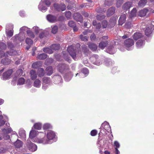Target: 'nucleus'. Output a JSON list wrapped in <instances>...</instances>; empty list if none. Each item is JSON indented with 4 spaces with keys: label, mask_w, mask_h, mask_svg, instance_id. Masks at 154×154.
Listing matches in <instances>:
<instances>
[{
    "label": "nucleus",
    "mask_w": 154,
    "mask_h": 154,
    "mask_svg": "<svg viewBox=\"0 0 154 154\" xmlns=\"http://www.w3.org/2000/svg\"><path fill=\"white\" fill-rule=\"evenodd\" d=\"M147 2V0H140L138 3V6L139 7H144Z\"/></svg>",
    "instance_id": "58836bf2"
},
{
    "label": "nucleus",
    "mask_w": 154,
    "mask_h": 154,
    "mask_svg": "<svg viewBox=\"0 0 154 154\" xmlns=\"http://www.w3.org/2000/svg\"><path fill=\"white\" fill-rule=\"evenodd\" d=\"M134 43V41L132 39H128L125 41L124 45L127 50H130L132 49Z\"/></svg>",
    "instance_id": "20e7f679"
},
{
    "label": "nucleus",
    "mask_w": 154,
    "mask_h": 154,
    "mask_svg": "<svg viewBox=\"0 0 154 154\" xmlns=\"http://www.w3.org/2000/svg\"><path fill=\"white\" fill-rule=\"evenodd\" d=\"M89 73V71L88 69L84 68L82 70V72L77 73L76 75V76L79 75L81 77L83 78L87 76Z\"/></svg>",
    "instance_id": "9b49d317"
},
{
    "label": "nucleus",
    "mask_w": 154,
    "mask_h": 154,
    "mask_svg": "<svg viewBox=\"0 0 154 154\" xmlns=\"http://www.w3.org/2000/svg\"><path fill=\"white\" fill-rule=\"evenodd\" d=\"M30 77L32 80L35 79L37 77V74L36 71L32 69L30 72Z\"/></svg>",
    "instance_id": "b1692460"
},
{
    "label": "nucleus",
    "mask_w": 154,
    "mask_h": 154,
    "mask_svg": "<svg viewBox=\"0 0 154 154\" xmlns=\"http://www.w3.org/2000/svg\"><path fill=\"white\" fill-rule=\"evenodd\" d=\"M25 38V34L24 33L20 32L17 35H16L12 38H14L15 40L16 41L18 39L20 42L23 41Z\"/></svg>",
    "instance_id": "6e6552de"
},
{
    "label": "nucleus",
    "mask_w": 154,
    "mask_h": 154,
    "mask_svg": "<svg viewBox=\"0 0 154 154\" xmlns=\"http://www.w3.org/2000/svg\"><path fill=\"white\" fill-rule=\"evenodd\" d=\"M68 25L70 27H73L75 26V22L73 21H70L68 23Z\"/></svg>",
    "instance_id": "0e129e2a"
},
{
    "label": "nucleus",
    "mask_w": 154,
    "mask_h": 154,
    "mask_svg": "<svg viewBox=\"0 0 154 154\" xmlns=\"http://www.w3.org/2000/svg\"><path fill=\"white\" fill-rule=\"evenodd\" d=\"M145 42V40H142L140 39L137 41L136 42V46L137 48H140L142 47L143 45L144 44Z\"/></svg>",
    "instance_id": "a878e982"
},
{
    "label": "nucleus",
    "mask_w": 154,
    "mask_h": 154,
    "mask_svg": "<svg viewBox=\"0 0 154 154\" xmlns=\"http://www.w3.org/2000/svg\"><path fill=\"white\" fill-rule=\"evenodd\" d=\"M8 52H6L5 53L3 51L0 50V58H2L3 57H8Z\"/></svg>",
    "instance_id": "ea45409f"
},
{
    "label": "nucleus",
    "mask_w": 154,
    "mask_h": 154,
    "mask_svg": "<svg viewBox=\"0 0 154 154\" xmlns=\"http://www.w3.org/2000/svg\"><path fill=\"white\" fill-rule=\"evenodd\" d=\"M28 28L25 26H23L20 29V32H21L23 33V32L25 31L28 30Z\"/></svg>",
    "instance_id": "e2e57ef3"
},
{
    "label": "nucleus",
    "mask_w": 154,
    "mask_h": 154,
    "mask_svg": "<svg viewBox=\"0 0 154 154\" xmlns=\"http://www.w3.org/2000/svg\"><path fill=\"white\" fill-rule=\"evenodd\" d=\"M38 75L40 77H41L44 76L45 74L44 69L42 68H40L38 70Z\"/></svg>",
    "instance_id": "72a5a7b5"
},
{
    "label": "nucleus",
    "mask_w": 154,
    "mask_h": 154,
    "mask_svg": "<svg viewBox=\"0 0 154 154\" xmlns=\"http://www.w3.org/2000/svg\"><path fill=\"white\" fill-rule=\"evenodd\" d=\"M108 42L107 41L101 42L99 45V47L102 49H103L108 44Z\"/></svg>",
    "instance_id": "bb28decb"
},
{
    "label": "nucleus",
    "mask_w": 154,
    "mask_h": 154,
    "mask_svg": "<svg viewBox=\"0 0 154 154\" xmlns=\"http://www.w3.org/2000/svg\"><path fill=\"white\" fill-rule=\"evenodd\" d=\"M40 135L42 136H44V137L42 138H37L35 140H32V141L37 142L38 143H42L43 144H50L46 137H45V134L43 133H42Z\"/></svg>",
    "instance_id": "f03ea898"
},
{
    "label": "nucleus",
    "mask_w": 154,
    "mask_h": 154,
    "mask_svg": "<svg viewBox=\"0 0 154 154\" xmlns=\"http://www.w3.org/2000/svg\"><path fill=\"white\" fill-rule=\"evenodd\" d=\"M6 125L7 126H8V128H4L2 130L3 132L4 133H6V134H8L10 133L12 131V130L11 128V127H9V123H6Z\"/></svg>",
    "instance_id": "cd10ccee"
},
{
    "label": "nucleus",
    "mask_w": 154,
    "mask_h": 154,
    "mask_svg": "<svg viewBox=\"0 0 154 154\" xmlns=\"http://www.w3.org/2000/svg\"><path fill=\"white\" fill-rule=\"evenodd\" d=\"M43 83L42 88L45 89L46 88V87L45 86V85L49 84L50 82V79L48 77H44L43 79Z\"/></svg>",
    "instance_id": "412c9836"
},
{
    "label": "nucleus",
    "mask_w": 154,
    "mask_h": 154,
    "mask_svg": "<svg viewBox=\"0 0 154 154\" xmlns=\"http://www.w3.org/2000/svg\"><path fill=\"white\" fill-rule=\"evenodd\" d=\"M112 62L110 59H108L106 60L105 62V64L107 66H108L110 65H112Z\"/></svg>",
    "instance_id": "bf43d9fd"
},
{
    "label": "nucleus",
    "mask_w": 154,
    "mask_h": 154,
    "mask_svg": "<svg viewBox=\"0 0 154 154\" xmlns=\"http://www.w3.org/2000/svg\"><path fill=\"white\" fill-rule=\"evenodd\" d=\"M26 146L29 150L32 152L35 151L37 148V145L35 143H32L29 139L27 140Z\"/></svg>",
    "instance_id": "7ed1b4c3"
},
{
    "label": "nucleus",
    "mask_w": 154,
    "mask_h": 154,
    "mask_svg": "<svg viewBox=\"0 0 154 154\" xmlns=\"http://www.w3.org/2000/svg\"><path fill=\"white\" fill-rule=\"evenodd\" d=\"M45 136L50 144L51 143V140H53L56 141L57 140L56 134L53 131L51 130L47 131Z\"/></svg>",
    "instance_id": "f257e3e1"
},
{
    "label": "nucleus",
    "mask_w": 154,
    "mask_h": 154,
    "mask_svg": "<svg viewBox=\"0 0 154 154\" xmlns=\"http://www.w3.org/2000/svg\"><path fill=\"white\" fill-rule=\"evenodd\" d=\"M47 57V55L44 53L38 54L37 56V58L40 60L45 59Z\"/></svg>",
    "instance_id": "c9c22d12"
},
{
    "label": "nucleus",
    "mask_w": 154,
    "mask_h": 154,
    "mask_svg": "<svg viewBox=\"0 0 154 154\" xmlns=\"http://www.w3.org/2000/svg\"><path fill=\"white\" fill-rule=\"evenodd\" d=\"M42 63L41 62L38 61L33 63L32 65V68L36 69L39 67L41 66Z\"/></svg>",
    "instance_id": "7c9ffc66"
},
{
    "label": "nucleus",
    "mask_w": 154,
    "mask_h": 154,
    "mask_svg": "<svg viewBox=\"0 0 154 154\" xmlns=\"http://www.w3.org/2000/svg\"><path fill=\"white\" fill-rule=\"evenodd\" d=\"M88 45L90 49L92 51H95L97 49V46L94 44L89 43Z\"/></svg>",
    "instance_id": "c756f323"
},
{
    "label": "nucleus",
    "mask_w": 154,
    "mask_h": 154,
    "mask_svg": "<svg viewBox=\"0 0 154 154\" xmlns=\"http://www.w3.org/2000/svg\"><path fill=\"white\" fill-rule=\"evenodd\" d=\"M68 68V66L65 64H60L58 66V71L61 73L63 72L64 70Z\"/></svg>",
    "instance_id": "f8f14e48"
},
{
    "label": "nucleus",
    "mask_w": 154,
    "mask_h": 154,
    "mask_svg": "<svg viewBox=\"0 0 154 154\" xmlns=\"http://www.w3.org/2000/svg\"><path fill=\"white\" fill-rule=\"evenodd\" d=\"M81 39L83 41H87L88 40V38L86 36H83V35H81L80 36Z\"/></svg>",
    "instance_id": "338daca9"
},
{
    "label": "nucleus",
    "mask_w": 154,
    "mask_h": 154,
    "mask_svg": "<svg viewBox=\"0 0 154 154\" xmlns=\"http://www.w3.org/2000/svg\"><path fill=\"white\" fill-rule=\"evenodd\" d=\"M51 127V126L50 124L46 123L43 125V128L44 130H46L50 128Z\"/></svg>",
    "instance_id": "09e8293b"
},
{
    "label": "nucleus",
    "mask_w": 154,
    "mask_h": 154,
    "mask_svg": "<svg viewBox=\"0 0 154 154\" xmlns=\"http://www.w3.org/2000/svg\"><path fill=\"white\" fill-rule=\"evenodd\" d=\"M8 120V119L7 116L0 115V126L3 125Z\"/></svg>",
    "instance_id": "6ab92c4d"
},
{
    "label": "nucleus",
    "mask_w": 154,
    "mask_h": 154,
    "mask_svg": "<svg viewBox=\"0 0 154 154\" xmlns=\"http://www.w3.org/2000/svg\"><path fill=\"white\" fill-rule=\"evenodd\" d=\"M115 11V9L114 8H110L107 11V15L113 14Z\"/></svg>",
    "instance_id": "de8ad7c7"
},
{
    "label": "nucleus",
    "mask_w": 154,
    "mask_h": 154,
    "mask_svg": "<svg viewBox=\"0 0 154 154\" xmlns=\"http://www.w3.org/2000/svg\"><path fill=\"white\" fill-rule=\"evenodd\" d=\"M54 6L55 8L58 11H64L66 9V6L64 4H61L59 5L57 4H54Z\"/></svg>",
    "instance_id": "1a4fd4ad"
},
{
    "label": "nucleus",
    "mask_w": 154,
    "mask_h": 154,
    "mask_svg": "<svg viewBox=\"0 0 154 154\" xmlns=\"http://www.w3.org/2000/svg\"><path fill=\"white\" fill-rule=\"evenodd\" d=\"M126 19V16L125 14H122L120 17L119 20V23L120 25H122L125 22Z\"/></svg>",
    "instance_id": "393cba45"
},
{
    "label": "nucleus",
    "mask_w": 154,
    "mask_h": 154,
    "mask_svg": "<svg viewBox=\"0 0 154 154\" xmlns=\"http://www.w3.org/2000/svg\"><path fill=\"white\" fill-rule=\"evenodd\" d=\"M152 26H154L153 24H150L149 27H147L145 31V35L146 36H149L152 32Z\"/></svg>",
    "instance_id": "dca6fc26"
},
{
    "label": "nucleus",
    "mask_w": 154,
    "mask_h": 154,
    "mask_svg": "<svg viewBox=\"0 0 154 154\" xmlns=\"http://www.w3.org/2000/svg\"><path fill=\"white\" fill-rule=\"evenodd\" d=\"M51 48L52 50H57L60 48V45L59 44H54L51 46Z\"/></svg>",
    "instance_id": "49530a36"
},
{
    "label": "nucleus",
    "mask_w": 154,
    "mask_h": 154,
    "mask_svg": "<svg viewBox=\"0 0 154 154\" xmlns=\"http://www.w3.org/2000/svg\"><path fill=\"white\" fill-rule=\"evenodd\" d=\"M7 57H5V58L2 59L1 61V63L5 65H8L10 64L11 60L10 59Z\"/></svg>",
    "instance_id": "5701e85b"
},
{
    "label": "nucleus",
    "mask_w": 154,
    "mask_h": 154,
    "mask_svg": "<svg viewBox=\"0 0 154 154\" xmlns=\"http://www.w3.org/2000/svg\"><path fill=\"white\" fill-rule=\"evenodd\" d=\"M105 17V16L102 14H98L97 16V18L99 20H101L103 19Z\"/></svg>",
    "instance_id": "052dcab7"
},
{
    "label": "nucleus",
    "mask_w": 154,
    "mask_h": 154,
    "mask_svg": "<svg viewBox=\"0 0 154 154\" xmlns=\"http://www.w3.org/2000/svg\"><path fill=\"white\" fill-rule=\"evenodd\" d=\"M135 16V8H134L130 14L129 16L132 18Z\"/></svg>",
    "instance_id": "69168bd1"
},
{
    "label": "nucleus",
    "mask_w": 154,
    "mask_h": 154,
    "mask_svg": "<svg viewBox=\"0 0 154 154\" xmlns=\"http://www.w3.org/2000/svg\"><path fill=\"white\" fill-rule=\"evenodd\" d=\"M46 18L48 21L50 22H54L56 20V17L51 14L47 15Z\"/></svg>",
    "instance_id": "a211bd4d"
},
{
    "label": "nucleus",
    "mask_w": 154,
    "mask_h": 154,
    "mask_svg": "<svg viewBox=\"0 0 154 154\" xmlns=\"http://www.w3.org/2000/svg\"><path fill=\"white\" fill-rule=\"evenodd\" d=\"M8 52V56L9 55L10 56H13L15 55L17 53L15 51L13 50H11L9 51Z\"/></svg>",
    "instance_id": "4d7b16f0"
},
{
    "label": "nucleus",
    "mask_w": 154,
    "mask_h": 154,
    "mask_svg": "<svg viewBox=\"0 0 154 154\" xmlns=\"http://www.w3.org/2000/svg\"><path fill=\"white\" fill-rule=\"evenodd\" d=\"M43 51L44 52L49 54H51L53 53V51L51 48V47L50 48H45L43 49Z\"/></svg>",
    "instance_id": "79ce46f5"
},
{
    "label": "nucleus",
    "mask_w": 154,
    "mask_h": 154,
    "mask_svg": "<svg viewBox=\"0 0 154 154\" xmlns=\"http://www.w3.org/2000/svg\"><path fill=\"white\" fill-rule=\"evenodd\" d=\"M142 36V34L141 33L135 32V40L139 38H141Z\"/></svg>",
    "instance_id": "5fc2aeb1"
},
{
    "label": "nucleus",
    "mask_w": 154,
    "mask_h": 154,
    "mask_svg": "<svg viewBox=\"0 0 154 154\" xmlns=\"http://www.w3.org/2000/svg\"><path fill=\"white\" fill-rule=\"evenodd\" d=\"M58 28L57 26H55L52 28L51 32L53 34H55L57 31Z\"/></svg>",
    "instance_id": "13d9d810"
},
{
    "label": "nucleus",
    "mask_w": 154,
    "mask_h": 154,
    "mask_svg": "<svg viewBox=\"0 0 154 154\" xmlns=\"http://www.w3.org/2000/svg\"><path fill=\"white\" fill-rule=\"evenodd\" d=\"M74 18L78 21L82 22V15L79 13H75L73 15Z\"/></svg>",
    "instance_id": "f3484780"
},
{
    "label": "nucleus",
    "mask_w": 154,
    "mask_h": 154,
    "mask_svg": "<svg viewBox=\"0 0 154 154\" xmlns=\"http://www.w3.org/2000/svg\"><path fill=\"white\" fill-rule=\"evenodd\" d=\"M107 21L106 20L103 21L102 22V25L103 28H106L107 26Z\"/></svg>",
    "instance_id": "774afa93"
},
{
    "label": "nucleus",
    "mask_w": 154,
    "mask_h": 154,
    "mask_svg": "<svg viewBox=\"0 0 154 154\" xmlns=\"http://www.w3.org/2000/svg\"><path fill=\"white\" fill-rule=\"evenodd\" d=\"M116 48L112 45H110L106 49L107 52L110 54H113L116 51Z\"/></svg>",
    "instance_id": "ddd939ff"
},
{
    "label": "nucleus",
    "mask_w": 154,
    "mask_h": 154,
    "mask_svg": "<svg viewBox=\"0 0 154 154\" xmlns=\"http://www.w3.org/2000/svg\"><path fill=\"white\" fill-rule=\"evenodd\" d=\"M41 133L40 132H38L35 130H31L29 133V138L31 139H32L33 137H35L37 135H39V134H41Z\"/></svg>",
    "instance_id": "2eb2a0df"
},
{
    "label": "nucleus",
    "mask_w": 154,
    "mask_h": 154,
    "mask_svg": "<svg viewBox=\"0 0 154 154\" xmlns=\"http://www.w3.org/2000/svg\"><path fill=\"white\" fill-rule=\"evenodd\" d=\"M100 128L101 129L100 132H101L102 130L103 129L106 134H107L106 131L109 133L111 131L109 123L106 122H104L102 124Z\"/></svg>",
    "instance_id": "39448f33"
},
{
    "label": "nucleus",
    "mask_w": 154,
    "mask_h": 154,
    "mask_svg": "<svg viewBox=\"0 0 154 154\" xmlns=\"http://www.w3.org/2000/svg\"><path fill=\"white\" fill-rule=\"evenodd\" d=\"M13 72L12 69H9L7 71L4 72L2 75V79L4 80H6L9 79Z\"/></svg>",
    "instance_id": "423d86ee"
},
{
    "label": "nucleus",
    "mask_w": 154,
    "mask_h": 154,
    "mask_svg": "<svg viewBox=\"0 0 154 154\" xmlns=\"http://www.w3.org/2000/svg\"><path fill=\"white\" fill-rule=\"evenodd\" d=\"M72 75L71 72H69L65 74L64 76V78L66 81H69L71 80Z\"/></svg>",
    "instance_id": "473e14b6"
},
{
    "label": "nucleus",
    "mask_w": 154,
    "mask_h": 154,
    "mask_svg": "<svg viewBox=\"0 0 154 154\" xmlns=\"http://www.w3.org/2000/svg\"><path fill=\"white\" fill-rule=\"evenodd\" d=\"M8 27L7 26L6 27V33L7 35V36L9 37H11L13 34V30H9L8 31H7V29Z\"/></svg>",
    "instance_id": "37998d69"
},
{
    "label": "nucleus",
    "mask_w": 154,
    "mask_h": 154,
    "mask_svg": "<svg viewBox=\"0 0 154 154\" xmlns=\"http://www.w3.org/2000/svg\"><path fill=\"white\" fill-rule=\"evenodd\" d=\"M67 50L72 58L74 60H75L76 58V54L75 51L73 47L72 46H69L67 49Z\"/></svg>",
    "instance_id": "0eeeda50"
},
{
    "label": "nucleus",
    "mask_w": 154,
    "mask_h": 154,
    "mask_svg": "<svg viewBox=\"0 0 154 154\" xmlns=\"http://www.w3.org/2000/svg\"><path fill=\"white\" fill-rule=\"evenodd\" d=\"M25 82V80L23 78H20L18 80L17 85H23Z\"/></svg>",
    "instance_id": "c03bdc74"
},
{
    "label": "nucleus",
    "mask_w": 154,
    "mask_h": 154,
    "mask_svg": "<svg viewBox=\"0 0 154 154\" xmlns=\"http://www.w3.org/2000/svg\"><path fill=\"white\" fill-rule=\"evenodd\" d=\"M44 4L41 1L38 6V9L43 12H45L47 9V8L44 5Z\"/></svg>",
    "instance_id": "4468645a"
},
{
    "label": "nucleus",
    "mask_w": 154,
    "mask_h": 154,
    "mask_svg": "<svg viewBox=\"0 0 154 154\" xmlns=\"http://www.w3.org/2000/svg\"><path fill=\"white\" fill-rule=\"evenodd\" d=\"M41 84V81L38 79H36L34 82L33 86L36 88H39Z\"/></svg>",
    "instance_id": "2f4dec72"
},
{
    "label": "nucleus",
    "mask_w": 154,
    "mask_h": 154,
    "mask_svg": "<svg viewBox=\"0 0 154 154\" xmlns=\"http://www.w3.org/2000/svg\"><path fill=\"white\" fill-rule=\"evenodd\" d=\"M114 146L115 148V149H118L119 148L120 144L117 141H115L114 142Z\"/></svg>",
    "instance_id": "864d4df0"
},
{
    "label": "nucleus",
    "mask_w": 154,
    "mask_h": 154,
    "mask_svg": "<svg viewBox=\"0 0 154 154\" xmlns=\"http://www.w3.org/2000/svg\"><path fill=\"white\" fill-rule=\"evenodd\" d=\"M32 29L36 34H38L40 31V29L37 26L33 27Z\"/></svg>",
    "instance_id": "680f3d73"
},
{
    "label": "nucleus",
    "mask_w": 154,
    "mask_h": 154,
    "mask_svg": "<svg viewBox=\"0 0 154 154\" xmlns=\"http://www.w3.org/2000/svg\"><path fill=\"white\" fill-rule=\"evenodd\" d=\"M93 24L94 26H96V28L97 29H99L101 28V24L98 23L97 24L96 21L94 20L93 21Z\"/></svg>",
    "instance_id": "8fccbe9b"
},
{
    "label": "nucleus",
    "mask_w": 154,
    "mask_h": 154,
    "mask_svg": "<svg viewBox=\"0 0 154 154\" xmlns=\"http://www.w3.org/2000/svg\"><path fill=\"white\" fill-rule=\"evenodd\" d=\"M23 142L18 140H17V141L14 143V146L17 148H20L23 145Z\"/></svg>",
    "instance_id": "e433bc0d"
},
{
    "label": "nucleus",
    "mask_w": 154,
    "mask_h": 154,
    "mask_svg": "<svg viewBox=\"0 0 154 154\" xmlns=\"http://www.w3.org/2000/svg\"><path fill=\"white\" fill-rule=\"evenodd\" d=\"M33 127L35 129L39 130L42 128V124L40 122L35 123L33 125Z\"/></svg>",
    "instance_id": "4c0bfd02"
},
{
    "label": "nucleus",
    "mask_w": 154,
    "mask_h": 154,
    "mask_svg": "<svg viewBox=\"0 0 154 154\" xmlns=\"http://www.w3.org/2000/svg\"><path fill=\"white\" fill-rule=\"evenodd\" d=\"M131 5V2H128L123 5V7L125 10H127L130 8Z\"/></svg>",
    "instance_id": "a19ab883"
},
{
    "label": "nucleus",
    "mask_w": 154,
    "mask_h": 154,
    "mask_svg": "<svg viewBox=\"0 0 154 154\" xmlns=\"http://www.w3.org/2000/svg\"><path fill=\"white\" fill-rule=\"evenodd\" d=\"M53 59L52 58H49L47 59L45 61V63L46 65H48L53 62Z\"/></svg>",
    "instance_id": "6e6d98bb"
},
{
    "label": "nucleus",
    "mask_w": 154,
    "mask_h": 154,
    "mask_svg": "<svg viewBox=\"0 0 154 154\" xmlns=\"http://www.w3.org/2000/svg\"><path fill=\"white\" fill-rule=\"evenodd\" d=\"M47 75L50 76L53 73V69L51 66H48L46 69Z\"/></svg>",
    "instance_id": "f704fd0d"
},
{
    "label": "nucleus",
    "mask_w": 154,
    "mask_h": 154,
    "mask_svg": "<svg viewBox=\"0 0 154 154\" xmlns=\"http://www.w3.org/2000/svg\"><path fill=\"white\" fill-rule=\"evenodd\" d=\"M98 56L97 55H94L91 58V59L92 60V62L94 64L97 66L100 65L101 63L100 60L98 59Z\"/></svg>",
    "instance_id": "9d476101"
},
{
    "label": "nucleus",
    "mask_w": 154,
    "mask_h": 154,
    "mask_svg": "<svg viewBox=\"0 0 154 154\" xmlns=\"http://www.w3.org/2000/svg\"><path fill=\"white\" fill-rule=\"evenodd\" d=\"M53 79L54 80V83L56 84H58L62 82L61 77L59 75H55L53 77Z\"/></svg>",
    "instance_id": "aec40b11"
},
{
    "label": "nucleus",
    "mask_w": 154,
    "mask_h": 154,
    "mask_svg": "<svg viewBox=\"0 0 154 154\" xmlns=\"http://www.w3.org/2000/svg\"><path fill=\"white\" fill-rule=\"evenodd\" d=\"M41 2H42L46 5L49 7L51 3V2L50 0H41Z\"/></svg>",
    "instance_id": "603ef678"
},
{
    "label": "nucleus",
    "mask_w": 154,
    "mask_h": 154,
    "mask_svg": "<svg viewBox=\"0 0 154 154\" xmlns=\"http://www.w3.org/2000/svg\"><path fill=\"white\" fill-rule=\"evenodd\" d=\"M26 44L28 45H31L33 43L32 40L31 39L28 38H26Z\"/></svg>",
    "instance_id": "3c124183"
},
{
    "label": "nucleus",
    "mask_w": 154,
    "mask_h": 154,
    "mask_svg": "<svg viewBox=\"0 0 154 154\" xmlns=\"http://www.w3.org/2000/svg\"><path fill=\"white\" fill-rule=\"evenodd\" d=\"M148 12V10L146 8H144L143 10L139 11L138 13V16L140 17H143L145 16L146 14Z\"/></svg>",
    "instance_id": "4be33fe9"
},
{
    "label": "nucleus",
    "mask_w": 154,
    "mask_h": 154,
    "mask_svg": "<svg viewBox=\"0 0 154 154\" xmlns=\"http://www.w3.org/2000/svg\"><path fill=\"white\" fill-rule=\"evenodd\" d=\"M19 136L22 139H25L26 137L25 131L23 129H20L19 132Z\"/></svg>",
    "instance_id": "c85d7f7f"
},
{
    "label": "nucleus",
    "mask_w": 154,
    "mask_h": 154,
    "mask_svg": "<svg viewBox=\"0 0 154 154\" xmlns=\"http://www.w3.org/2000/svg\"><path fill=\"white\" fill-rule=\"evenodd\" d=\"M26 34L28 36L31 38H33L35 37V35L33 32L30 30H27L26 31Z\"/></svg>",
    "instance_id": "a18cd8bd"
}]
</instances>
